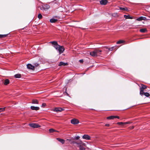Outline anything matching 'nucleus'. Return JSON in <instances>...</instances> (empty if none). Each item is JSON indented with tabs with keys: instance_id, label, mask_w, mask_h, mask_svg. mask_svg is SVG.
Segmentation results:
<instances>
[{
	"instance_id": "0eeeda50",
	"label": "nucleus",
	"mask_w": 150,
	"mask_h": 150,
	"mask_svg": "<svg viewBox=\"0 0 150 150\" xmlns=\"http://www.w3.org/2000/svg\"><path fill=\"white\" fill-rule=\"evenodd\" d=\"M96 54V57L99 55L101 54L102 51L98 50H94Z\"/></svg>"
},
{
	"instance_id": "ea45409f",
	"label": "nucleus",
	"mask_w": 150,
	"mask_h": 150,
	"mask_svg": "<svg viewBox=\"0 0 150 150\" xmlns=\"http://www.w3.org/2000/svg\"><path fill=\"white\" fill-rule=\"evenodd\" d=\"M71 140V139H67V140H68V141L70 142Z\"/></svg>"
},
{
	"instance_id": "f8f14e48",
	"label": "nucleus",
	"mask_w": 150,
	"mask_h": 150,
	"mask_svg": "<svg viewBox=\"0 0 150 150\" xmlns=\"http://www.w3.org/2000/svg\"><path fill=\"white\" fill-rule=\"evenodd\" d=\"M68 65V64L67 63H64L62 62H60L58 64V66H67Z\"/></svg>"
},
{
	"instance_id": "2eb2a0df",
	"label": "nucleus",
	"mask_w": 150,
	"mask_h": 150,
	"mask_svg": "<svg viewBox=\"0 0 150 150\" xmlns=\"http://www.w3.org/2000/svg\"><path fill=\"white\" fill-rule=\"evenodd\" d=\"M57 140L59 142H61L62 144H64L65 142V140L63 139L57 138Z\"/></svg>"
},
{
	"instance_id": "6e6552de",
	"label": "nucleus",
	"mask_w": 150,
	"mask_h": 150,
	"mask_svg": "<svg viewBox=\"0 0 150 150\" xmlns=\"http://www.w3.org/2000/svg\"><path fill=\"white\" fill-rule=\"evenodd\" d=\"M82 138L86 140L91 139V137L89 135L87 134H85L83 135L82 137Z\"/></svg>"
},
{
	"instance_id": "b1692460",
	"label": "nucleus",
	"mask_w": 150,
	"mask_h": 150,
	"mask_svg": "<svg viewBox=\"0 0 150 150\" xmlns=\"http://www.w3.org/2000/svg\"><path fill=\"white\" fill-rule=\"evenodd\" d=\"M16 78H20L21 77V75L20 74H17L14 75Z\"/></svg>"
},
{
	"instance_id": "20e7f679",
	"label": "nucleus",
	"mask_w": 150,
	"mask_h": 150,
	"mask_svg": "<svg viewBox=\"0 0 150 150\" xmlns=\"http://www.w3.org/2000/svg\"><path fill=\"white\" fill-rule=\"evenodd\" d=\"M146 88V86L144 85H142V86L140 88V94H142V93L144 92V89H145Z\"/></svg>"
},
{
	"instance_id": "a878e982",
	"label": "nucleus",
	"mask_w": 150,
	"mask_h": 150,
	"mask_svg": "<svg viewBox=\"0 0 150 150\" xmlns=\"http://www.w3.org/2000/svg\"><path fill=\"white\" fill-rule=\"evenodd\" d=\"M116 46L112 47H111V48H108V49L109 51V50L112 51L113 50L115 49H116Z\"/></svg>"
},
{
	"instance_id": "1a4fd4ad",
	"label": "nucleus",
	"mask_w": 150,
	"mask_h": 150,
	"mask_svg": "<svg viewBox=\"0 0 150 150\" xmlns=\"http://www.w3.org/2000/svg\"><path fill=\"white\" fill-rule=\"evenodd\" d=\"M146 17L143 16H141L138 18H137L136 20L139 21H140L142 20H146Z\"/></svg>"
},
{
	"instance_id": "58836bf2",
	"label": "nucleus",
	"mask_w": 150,
	"mask_h": 150,
	"mask_svg": "<svg viewBox=\"0 0 150 150\" xmlns=\"http://www.w3.org/2000/svg\"><path fill=\"white\" fill-rule=\"evenodd\" d=\"M109 125H109V124H106L105 125V126H108H108H109Z\"/></svg>"
},
{
	"instance_id": "bb28decb",
	"label": "nucleus",
	"mask_w": 150,
	"mask_h": 150,
	"mask_svg": "<svg viewBox=\"0 0 150 150\" xmlns=\"http://www.w3.org/2000/svg\"><path fill=\"white\" fill-rule=\"evenodd\" d=\"M45 7L46 8H45V7H43V9L45 10H46V9H48L50 8L49 6L47 5H45Z\"/></svg>"
},
{
	"instance_id": "9d476101",
	"label": "nucleus",
	"mask_w": 150,
	"mask_h": 150,
	"mask_svg": "<svg viewBox=\"0 0 150 150\" xmlns=\"http://www.w3.org/2000/svg\"><path fill=\"white\" fill-rule=\"evenodd\" d=\"M27 68L29 69L33 70L34 69L33 66L31 64H28L27 65Z\"/></svg>"
},
{
	"instance_id": "e433bc0d",
	"label": "nucleus",
	"mask_w": 150,
	"mask_h": 150,
	"mask_svg": "<svg viewBox=\"0 0 150 150\" xmlns=\"http://www.w3.org/2000/svg\"><path fill=\"white\" fill-rule=\"evenodd\" d=\"M79 62L81 63H83V59H81L79 60Z\"/></svg>"
},
{
	"instance_id": "7ed1b4c3",
	"label": "nucleus",
	"mask_w": 150,
	"mask_h": 150,
	"mask_svg": "<svg viewBox=\"0 0 150 150\" xmlns=\"http://www.w3.org/2000/svg\"><path fill=\"white\" fill-rule=\"evenodd\" d=\"M29 125L33 128H38L40 127V126L36 123H31L29 124Z\"/></svg>"
},
{
	"instance_id": "f257e3e1",
	"label": "nucleus",
	"mask_w": 150,
	"mask_h": 150,
	"mask_svg": "<svg viewBox=\"0 0 150 150\" xmlns=\"http://www.w3.org/2000/svg\"><path fill=\"white\" fill-rule=\"evenodd\" d=\"M50 43H51L53 45V47L56 49L58 51L59 54L62 53L64 50V48L62 46H61L58 45L56 41L51 42Z\"/></svg>"
},
{
	"instance_id": "39448f33",
	"label": "nucleus",
	"mask_w": 150,
	"mask_h": 150,
	"mask_svg": "<svg viewBox=\"0 0 150 150\" xmlns=\"http://www.w3.org/2000/svg\"><path fill=\"white\" fill-rule=\"evenodd\" d=\"M71 122L73 124L76 125L79 123V121L77 119H73L71 120Z\"/></svg>"
},
{
	"instance_id": "cd10ccee",
	"label": "nucleus",
	"mask_w": 150,
	"mask_h": 150,
	"mask_svg": "<svg viewBox=\"0 0 150 150\" xmlns=\"http://www.w3.org/2000/svg\"><path fill=\"white\" fill-rule=\"evenodd\" d=\"M33 65H34L33 66V67H34V68L35 67H38L39 65V64H38L37 63H35Z\"/></svg>"
},
{
	"instance_id": "f3484780",
	"label": "nucleus",
	"mask_w": 150,
	"mask_h": 150,
	"mask_svg": "<svg viewBox=\"0 0 150 150\" xmlns=\"http://www.w3.org/2000/svg\"><path fill=\"white\" fill-rule=\"evenodd\" d=\"M129 123V122H118L117 123V124L119 125H126Z\"/></svg>"
},
{
	"instance_id": "9b49d317",
	"label": "nucleus",
	"mask_w": 150,
	"mask_h": 150,
	"mask_svg": "<svg viewBox=\"0 0 150 150\" xmlns=\"http://www.w3.org/2000/svg\"><path fill=\"white\" fill-rule=\"evenodd\" d=\"M108 2L107 0H101L100 1V4L102 5H105Z\"/></svg>"
},
{
	"instance_id": "ddd939ff",
	"label": "nucleus",
	"mask_w": 150,
	"mask_h": 150,
	"mask_svg": "<svg viewBox=\"0 0 150 150\" xmlns=\"http://www.w3.org/2000/svg\"><path fill=\"white\" fill-rule=\"evenodd\" d=\"M31 109L32 110H37L39 109L40 108L38 107H35L34 106H31L30 107Z\"/></svg>"
},
{
	"instance_id": "a19ab883",
	"label": "nucleus",
	"mask_w": 150,
	"mask_h": 150,
	"mask_svg": "<svg viewBox=\"0 0 150 150\" xmlns=\"http://www.w3.org/2000/svg\"><path fill=\"white\" fill-rule=\"evenodd\" d=\"M134 128V127H132V128L131 129H133Z\"/></svg>"
},
{
	"instance_id": "c85d7f7f",
	"label": "nucleus",
	"mask_w": 150,
	"mask_h": 150,
	"mask_svg": "<svg viewBox=\"0 0 150 150\" xmlns=\"http://www.w3.org/2000/svg\"><path fill=\"white\" fill-rule=\"evenodd\" d=\"M7 34L0 35V38H4L7 36Z\"/></svg>"
},
{
	"instance_id": "4468645a",
	"label": "nucleus",
	"mask_w": 150,
	"mask_h": 150,
	"mask_svg": "<svg viewBox=\"0 0 150 150\" xmlns=\"http://www.w3.org/2000/svg\"><path fill=\"white\" fill-rule=\"evenodd\" d=\"M142 94H140L141 96L144 95L146 97H149L150 96V94L147 92H143Z\"/></svg>"
},
{
	"instance_id": "423d86ee",
	"label": "nucleus",
	"mask_w": 150,
	"mask_h": 150,
	"mask_svg": "<svg viewBox=\"0 0 150 150\" xmlns=\"http://www.w3.org/2000/svg\"><path fill=\"white\" fill-rule=\"evenodd\" d=\"M64 110V109L61 108H56L54 109V111L57 112H61Z\"/></svg>"
},
{
	"instance_id": "f03ea898",
	"label": "nucleus",
	"mask_w": 150,
	"mask_h": 150,
	"mask_svg": "<svg viewBox=\"0 0 150 150\" xmlns=\"http://www.w3.org/2000/svg\"><path fill=\"white\" fill-rule=\"evenodd\" d=\"M77 146L79 148L80 150H85V148L84 147L85 146V144L81 141L79 140L78 141V143H77Z\"/></svg>"
},
{
	"instance_id": "7c9ffc66",
	"label": "nucleus",
	"mask_w": 150,
	"mask_h": 150,
	"mask_svg": "<svg viewBox=\"0 0 150 150\" xmlns=\"http://www.w3.org/2000/svg\"><path fill=\"white\" fill-rule=\"evenodd\" d=\"M123 40H119L117 42V44H121V43H123Z\"/></svg>"
},
{
	"instance_id": "412c9836",
	"label": "nucleus",
	"mask_w": 150,
	"mask_h": 150,
	"mask_svg": "<svg viewBox=\"0 0 150 150\" xmlns=\"http://www.w3.org/2000/svg\"><path fill=\"white\" fill-rule=\"evenodd\" d=\"M9 80L8 79H6L4 81V84L5 85H8V84H9Z\"/></svg>"
},
{
	"instance_id": "c756f323",
	"label": "nucleus",
	"mask_w": 150,
	"mask_h": 150,
	"mask_svg": "<svg viewBox=\"0 0 150 150\" xmlns=\"http://www.w3.org/2000/svg\"><path fill=\"white\" fill-rule=\"evenodd\" d=\"M38 17L39 19H41L42 18V16L40 13H39L38 14Z\"/></svg>"
},
{
	"instance_id": "4be33fe9",
	"label": "nucleus",
	"mask_w": 150,
	"mask_h": 150,
	"mask_svg": "<svg viewBox=\"0 0 150 150\" xmlns=\"http://www.w3.org/2000/svg\"><path fill=\"white\" fill-rule=\"evenodd\" d=\"M124 17L126 19H132L133 18L132 17L130 16L129 15H125L124 16Z\"/></svg>"
},
{
	"instance_id": "393cba45",
	"label": "nucleus",
	"mask_w": 150,
	"mask_h": 150,
	"mask_svg": "<svg viewBox=\"0 0 150 150\" xmlns=\"http://www.w3.org/2000/svg\"><path fill=\"white\" fill-rule=\"evenodd\" d=\"M114 118H115V116H111L107 117V119L109 120L114 119Z\"/></svg>"
},
{
	"instance_id": "aec40b11",
	"label": "nucleus",
	"mask_w": 150,
	"mask_h": 150,
	"mask_svg": "<svg viewBox=\"0 0 150 150\" xmlns=\"http://www.w3.org/2000/svg\"><path fill=\"white\" fill-rule=\"evenodd\" d=\"M32 103L33 104H38V101L37 99H33Z\"/></svg>"
},
{
	"instance_id": "2f4dec72",
	"label": "nucleus",
	"mask_w": 150,
	"mask_h": 150,
	"mask_svg": "<svg viewBox=\"0 0 150 150\" xmlns=\"http://www.w3.org/2000/svg\"><path fill=\"white\" fill-rule=\"evenodd\" d=\"M50 132H53L54 131H56L54 129H50L49 130Z\"/></svg>"
},
{
	"instance_id": "c9c22d12",
	"label": "nucleus",
	"mask_w": 150,
	"mask_h": 150,
	"mask_svg": "<svg viewBox=\"0 0 150 150\" xmlns=\"http://www.w3.org/2000/svg\"><path fill=\"white\" fill-rule=\"evenodd\" d=\"M4 108H0V112L3 111H4Z\"/></svg>"
},
{
	"instance_id": "a211bd4d",
	"label": "nucleus",
	"mask_w": 150,
	"mask_h": 150,
	"mask_svg": "<svg viewBox=\"0 0 150 150\" xmlns=\"http://www.w3.org/2000/svg\"><path fill=\"white\" fill-rule=\"evenodd\" d=\"M57 19L54 18H51L50 20V22L51 23H55L57 21Z\"/></svg>"
},
{
	"instance_id": "4c0bfd02",
	"label": "nucleus",
	"mask_w": 150,
	"mask_h": 150,
	"mask_svg": "<svg viewBox=\"0 0 150 150\" xmlns=\"http://www.w3.org/2000/svg\"><path fill=\"white\" fill-rule=\"evenodd\" d=\"M115 118H117L118 119H119V117L118 116H115Z\"/></svg>"
},
{
	"instance_id": "79ce46f5",
	"label": "nucleus",
	"mask_w": 150,
	"mask_h": 150,
	"mask_svg": "<svg viewBox=\"0 0 150 150\" xmlns=\"http://www.w3.org/2000/svg\"><path fill=\"white\" fill-rule=\"evenodd\" d=\"M106 49H108V48H107V47H106Z\"/></svg>"
},
{
	"instance_id": "dca6fc26",
	"label": "nucleus",
	"mask_w": 150,
	"mask_h": 150,
	"mask_svg": "<svg viewBox=\"0 0 150 150\" xmlns=\"http://www.w3.org/2000/svg\"><path fill=\"white\" fill-rule=\"evenodd\" d=\"M90 55L93 57H96L95 52L94 51L90 52Z\"/></svg>"
},
{
	"instance_id": "f704fd0d",
	"label": "nucleus",
	"mask_w": 150,
	"mask_h": 150,
	"mask_svg": "<svg viewBox=\"0 0 150 150\" xmlns=\"http://www.w3.org/2000/svg\"><path fill=\"white\" fill-rule=\"evenodd\" d=\"M80 138V137L79 136H77L75 138H74V139H76V140H78Z\"/></svg>"
},
{
	"instance_id": "5701e85b",
	"label": "nucleus",
	"mask_w": 150,
	"mask_h": 150,
	"mask_svg": "<svg viewBox=\"0 0 150 150\" xmlns=\"http://www.w3.org/2000/svg\"><path fill=\"white\" fill-rule=\"evenodd\" d=\"M77 143H78V141H75L72 139H71L70 142V144H77Z\"/></svg>"
},
{
	"instance_id": "72a5a7b5",
	"label": "nucleus",
	"mask_w": 150,
	"mask_h": 150,
	"mask_svg": "<svg viewBox=\"0 0 150 150\" xmlns=\"http://www.w3.org/2000/svg\"><path fill=\"white\" fill-rule=\"evenodd\" d=\"M46 106V104L45 103H42V107H45V106Z\"/></svg>"
},
{
	"instance_id": "473e14b6",
	"label": "nucleus",
	"mask_w": 150,
	"mask_h": 150,
	"mask_svg": "<svg viewBox=\"0 0 150 150\" xmlns=\"http://www.w3.org/2000/svg\"><path fill=\"white\" fill-rule=\"evenodd\" d=\"M120 9L123 10H126L127 9L126 8H123V7H120Z\"/></svg>"
},
{
	"instance_id": "6ab92c4d",
	"label": "nucleus",
	"mask_w": 150,
	"mask_h": 150,
	"mask_svg": "<svg viewBox=\"0 0 150 150\" xmlns=\"http://www.w3.org/2000/svg\"><path fill=\"white\" fill-rule=\"evenodd\" d=\"M140 31L141 33H144L147 31V30L146 28H142L140 29Z\"/></svg>"
}]
</instances>
